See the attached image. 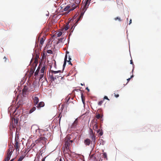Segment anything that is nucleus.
I'll use <instances>...</instances> for the list:
<instances>
[{
	"label": "nucleus",
	"instance_id": "30",
	"mask_svg": "<svg viewBox=\"0 0 161 161\" xmlns=\"http://www.w3.org/2000/svg\"><path fill=\"white\" fill-rule=\"evenodd\" d=\"M39 71V69L38 68L36 70V72H35V73H34V75L35 76H36L38 74Z\"/></svg>",
	"mask_w": 161,
	"mask_h": 161
},
{
	"label": "nucleus",
	"instance_id": "16",
	"mask_svg": "<svg viewBox=\"0 0 161 161\" xmlns=\"http://www.w3.org/2000/svg\"><path fill=\"white\" fill-rule=\"evenodd\" d=\"M67 54L65 55V58H64V63L63 65V68L64 69V67H65V65L66 64V62H67Z\"/></svg>",
	"mask_w": 161,
	"mask_h": 161
},
{
	"label": "nucleus",
	"instance_id": "17",
	"mask_svg": "<svg viewBox=\"0 0 161 161\" xmlns=\"http://www.w3.org/2000/svg\"><path fill=\"white\" fill-rule=\"evenodd\" d=\"M81 99L82 101V102L84 104L85 103V98L83 96V93H81Z\"/></svg>",
	"mask_w": 161,
	"mask_h": 161
},
{
	"label": "nucleus",
	"instance_id": "55",
	"mask_svg": "<svg viewBox=\"0 0 161 161\" xmlns=\"http://www.w3.org/2000/svg\"><path fill=\"white\" fill-rule=\"evenodd\" d=\"M17 161H21L20 160H19V159Z\"/></svg>",
	"mask_w": 161,
	"mask_h": 161
},
{
	"label": "nucleus",
	"instance_id": "37",
	"mask_svg": "<svg viewBox=\"0 0 161 161\" xmlns=\"http://www.w3.org/2000/svg\"><path fill=\"white\" fill-rule=\"evenodd\" d=\"M47 52L48 53H50V54H52L53 53L52 51L51 50H47Z\"/></svg>",
	"mask_w": 161,
	"mask_h": 161
},
{
	"label": "nucleus",
	"instance_id": "15",
	"mask_svg": "<svg viewBox=\"0 0 161 161\" xmlns=\"http://www.w3.org/2000/svg\"><path fill=\"white\" fill-rule=\"evenodd\" d=\"M44 106V103L43 102H40L38 104H37L36 107L38 108L43 107Z\"/></svg>",
	"mask_w": 161,
	"mask_h": 161
},
{
	"label": "nucleus",
	"instance_id": "22",
	"mask_svg": "<svg viewBox=\"0 0 161 161\" xmlns=\"http://www.w3.org/2000/svg\"><path fill=\"white\" fill-rule=\"evenodd\" d=\"M34 68H31V70L30 72V74L31 75H33L34 72Z\"/></svg>",
	"mask_w": 161,
	"mask_h": 161
},
{
	"label": "nucleus",
	"instance_id": "46",
	"mask_svg": "<svg viewBox=\"0 0 161 161\" xmlns=\"http://www.w3.org/2000/svg\"><path fill=\"white\" fill-rule=\"evenodd\" d=\"M45 158H46V157H44V158H43L42 159V161H45Z\"/></svg>",
	"mask_w": 161,
	"mask_h": 161
},
{
	"label": "nucleus",
	"instance_id": "20",
	"mask_svg": "<svg viewBox=\"0 0 161 161\" xmlns=\"http://www.w3.org/2000/svg\"><path fill=\"white\" fill-rule=\"evenodd\" d=\"M74 3H75L76 4L78 5V6L80 3L81 0H74Z\"/></svg>",
	"mask_w": 161,
	"mask_h": 161
},
{
	"label": "nucleus",
	"instance_id": "3",
	"mask_svg": "<svg viewBox=\"0 0 161 161\" xmlns=\"http://www.w3.org/2000/svg\"><path fill=\"white\" fill-rule=\"evenodd\" d=\"M36 133L39 137H45L47 139V138L50 136L51 134L50 132L44 131L43 130L38 129L36 130Z\"/></svg>",
	"mask_w": 161,
	"mask_h": 161
},
{
	"label": "nucleus",
	"instance_id": "5",
	"mask_svg": "<svg viewBox=\"0 0 161 161\" xmlns=\"http://www.w3.org/2000/svg\"><path fill=\"white\" fill-rule=\"evenodd\" d=\"M70 137L68 136H67L65 138V147H70L71 144L73 142L72 140H70Z\"/></svg>",
	"mask_w": 161,
	"mask_h": 161
},
{
	"label": "nucleus",
	"instance_id": "31",
	"mask_svg": "<svg viewBox=\"0 0 161 161\" xmlns=\"http://www.w3.org/2000/svg\"><path fill=\"white\" fill-rule=\"evenodd\" d=\"M62 32H59L57 34V37H59L62 34Z\"/></svg>",
	"mask_w": 161,
	"mask_h": 161
},
{
	"label": "nucleus",
	"instance_id": "45",
	"mask_svg": "<svg viewBox=\"0 0 161 161\" xmlns=\"http://www.w3.org/2000/svg\"><path fill=\"white\" fill-rule=\"evenodd\" d=\"M130 78L127 79V83L129 82V81L130 80Z\"/></svg>",
	"mask_w": 161,
	"mask_h": 161
},
{
	"label": "nucleus",
	"instance_id": "49",
	"mask_svg": "<svg viewBox=\"0 0 161 161\" xmlns=\"http://www.w3.org/2000/svg\"><path fill=\"white\" fill-rule=\"evenodd\" d=\"M69 60H70V61L71 60V58L70 57V56H69Z\"/></svg>",
	"mask_w": 161,
	"mask_h": 161
},
{
	"label": "nucleus",
	"instance_id": "33",
	"mask_svg": "<svg viewBox=\"0 0 161 161\" xmlns=\"http://www.w3.org/2000/svg\"><path fill=\"white\" fill-rule=\"evenodd\" d=\"M24 157H25L24 156L22 155V156H20L19 157V159L21 161H22L23 160V159H24Z\"/></svg>",
	"mask_w": 161,
	"mask_h": 161
},
{
	"label": "nucleus",
	"instance_id": "6",
	"mask_svg": "<svg viewBox=\"0 0 161 161\" xmlns=\"http://www.w3.org/2000/svg\"><path fill=\"white\" fill-rule=\"evenodd\" d=\"M91 128H92L93 130H96L97 133H98L100 131V129L97 130L98 129V126L97 123L94 121H93L92 122L90 125Z\"/></svg>",
	"mask_w": 161,
	"mask_h": 161
},
{
	"label": "nucleus",
	"instance_id": "44",
	"mask_svg": "<svg viewBox=\"0 0 161 161\" xmlns=\"http://www.w3.org/2000/svg\"><path fill=\"white\" fill-rule=\"evenodd\" d=\"M3 59H4V61L6 62L7 60L6 58L5 57H4L3 58Z\"/></svg>",
	"mask_w": 161,
	"mask_h": 161
},
{
	"label": "nucleus",
	"instance_id": "35",
	"mask_svg": "<svg viewBox=\"0 0 161 161\" xmlns=\"http://www.w3.org/2000/svg\"><path fill=\"white\" fill-rule=\"evenodd\" d=\"M39 54H36V57L35 59H37L38 60V58H39Z\"/></svg>",
	"mask_w": 161,
	"mask_h": 161
},
{
	"label": "nucleus",
	"instance_id": "27",
	"mask_svg": "<svg viewBox=\"0 0 161 161\" xmlns=\"http://www.w3.org/2000/svg\"><path fill=\"white\" fill-rule=\"evenodd\" d=\"M69 8H70V6L69 5H67L66 7H65L64 8L63 10L64 11H67L69 9Z\"/></svg>",
	"mask_w": 161,
	"mask_h": 161
},
{
	"label": "nucleus",
	"instance_id": "47",
	"mask_svg": "<svg viewBox=\"0 0 161 161\" xmlns=\"http://www.w3.org/2000/svg\"><path fill=\"white\" fill-rule=\"evenodd\" d=\"M130 64H133V62L132 61V59L130 61Z\"/></svg>",
	"mask_w": 161,
	"mask_h": 161
},
{
	"label": "nucleus",
	"instance_id": "2",
	"mask_svg": "<svg viewBox=\"0 0 161 161\" xmlns=\"http://www.w3.org/2000/svg\"><path fill=\"white\" fill-rule=\"evenodd\" d=\"M62 73L61 70L54 71L50 70L49 72V78L50 79L51 82L54 81L57 78L61 77V79L62 77L60 76V73Z\"/></svg>",
	"mask_w": 161,
	"mask_h": 161
},
{
	"label": "nucleus",
	"instance_id": "23",
	"mask_svg": "<svg viewBox=\"0 0 161 161\" xmlns=\"http://www.w3.org/2000/svg\"><path fill=\"white\" fill-rule=\"evenodd\" d=\"M78 119L77 118L75 119V121H74V122L73 123V126H75L77 124L78 122Z\"/></svg>",
	"mask_w": 161,
	"mask_h": 161
},
{
	"label": "nucleus",
	"instance_id": "42",
	"mask_svg": "<svg viewBox=\"0 0 161 161\" xmlns=\"http://www.w3.org/2000/svg\"><path fill=\"white\" fill-rule=\"evenodd\" d=\"M103 99H107V100L109 101V99L108 98V97L106 96H105L104 97V98Z\"/></svg>",
	"mask_w": 161,
	"mask_h": 161
},
{
	"label": "nucleus",
	"instance_id": "13",
	"mask_svg": "<svg viewBox=\"0 0 161 161\" xmlns=\"http://www.w3.org/2000/svg\"><path fill=\"white\" fill-rule=\"evenodd\" d=\"M45 70H46V64L44 63L43 65V66L41 69V72L40 73H44V72Z\"/></svg>",
	"mask_w": 161,
	"mask_h": 161
},
{
	"label": "nucleus",
	"instance_id": "50",
	"mask_svg": "<svg viewBox=\"0 0 161 161\" xmlns=\"http://www.w3.org/2000/svg\"><path fill=\"white\" fill-rule=\"evenodd\" d=\"M131 23V19H130L129 21V24H130Z\"/></svg>",
	"mask_w": 161,
	"mask_h": 161
},
{
	"label": "nucleus",
	"instance_id": "29",
	"mask_svg": "<svg viewBox=\"0 0 161 161\" xmlns=\"http://www.w3.org/2000/svg\"><path fill=\"white\" fill-rule=\"evenodd\" d=\"M69 27V25H66L65 26L64 29L65 30V31L67 30Z\"/></svg>",
	"mask_w": 161,
	"mask_h": 161
},
{
	"label": "nucleus",
	"instance_id": "48",
	"mask_svg": "<svg viewBox=\"0 0 161 161\" xmlns=\"http://www.w3.org/2000/svg\"><path fill=\"white\" fill-rule=\"evenodd\" d=\"M86 89L87 90V91L88 92H89L90 90H89V89L88 88V87H86Z\"/></svg>",
	"mask_w": 161,
	"mask_h": 161
},
{
	"label": "nucleus",
	"instance_id": "24",
	"mask_svg": "<svg viewBox=\"0 0 161 161\" xmlns=\"http://www.w3.org/2000/svg\"><path fill=\"white\" fill-rule=\"evenodd\" d=\"M28 87L26 86H25L23 90V91L24 92H26L28 91Z\"/></svg>",
	"mask_w": 161,
	"mask_h": 161
},
{
	"label": "nucleus",
	"instance_id": "36",
	"mask_svg": "<svg viewBox=\"0 0 161 161\" xmlns=\"http://www.w3.org/2000/svg\"><path fill=\"white\" fill-rule=\"evenodd\" d=\"M100 117H101V116L99 114H98L96 116V118L98 119H99L100 118Z\"/></svg>",
	"mask_w": 161,
	"mask_h": 161
},
{
	"label": "nucleus",
	"instance_id": "7",
	"mask_svg": "<svg viewBox=\"0 0 161 161\" xmlns=\"http://www.w3.org/2000/svg\"><path fill=\"white\" fill-rule=\"evenodd\" d=\"M12 152V147H10L8 150L6 157L5 158V161H8L10 159Z\"/></svg>",
	"mask_w": 161,
	"mask_h": 161
},
{
	"label": "nucleus",
	"instance_id": "43",
	"mask_svg": "<svg viewBox=\"0 0 161 161\" xmlns=\"http://www.w3.org/2000/svg\"><path fill=\"white\" fill-rule=\"evenodd\" d=\"M67 62L69 64H71V65H72V64L71 62L70 61V60L67 61Z\"/></svg>",
	"mask_w": 161,
	"mask_h": 161
},
{
	"label": "nucleus",
	"instance_id": "9",
	"mask_svg": "<svg viewBox=\"0 0 161 161\" xmlns=\"http://www.w3.org/2000/svg\"><path fill=\"white\" fill-rule=\"evenodd\" d=\"M34 105L36 106L39 102V99L37 97H33Z\"/></svg>",
	"mask_w": 161,
	"mask_h": 161
},
{
	"label": "nucleus",
	"instance_id": "39",
	"mask_svg": "<svg viewBox=\"0 0 161 161\" xmlns=\"http://www.w3.org/2000/svg\"><path fill=\"white\" fill-rule=\"evenodd\" d=\"M103 103V101H99L98 103V105H101Z\"/></svg>",
	"mask_w": 161,
	"mask_h": 161
},
{
	"label": "nucleus",
	"instance_id": "38",
	"mask_svg": "<svg viewBox=\"0 0 161 161\" xmlns=\"http://www.w3.org/2000/svg\"><path fill=\"white\" fill-rule=\"evenodd\" d=\"M114 19L115 20H118L119 21H121V20L118 17H117L116 18H114Z\"/></svg>",
	"mask_w": 161,
	"mask_h": 161
},
{
	"label": "nucleus",
	"instance_id": "40",
	"mask_svg": "<svg viewBox=\"0 0 161 161\" xmlns=\"http://www.w3.org/2000/svg\"><path fill=\"white\" fill-rule=\"evenodd\" d=\"M14 123H15L17 125L18 122L17 120V119H14Z\"/></svg>",
	"mask_w": 161,
	"mask_h": 161
},
{
	"label": "nucleus",
	"instance_id": "19",
	"mask_svg": "<svg viewBox=\"0 0 161 161\" xmlns=\"http://www.w3.org/2000/svg\"><path fill=\"white\" fill-rule=\"evenodd\" d=\"M36 109V107H33L32 108H31L29 112V113L31 114L35 111Z\"/></svg>",
	"mask_w": 161,
	"mask_h": 161
},
{
	"label": "nucleus",
	"instance_id": "12",
	"mask_svg": "<svg viewBox=\"0 0 161 161\" xmlns=\"http://www.w3.org/2000/svg\"><path fill=\"white\" fill-rule=\"evenodd\" d=\"M78 6H79L78 5H77L75 3H74L71 6L72 8L69 9V11H70L74 10L75 9L77 8Z\"/></svg>",
	"mask_w": 161,
	"mask_h": 161
},
{
	"label": "nucleus",
	"instance_id": "8",
	"mask_svg": "<svg viewBox=\"0 0 161 161\" xmlns=\"http://www.w3.org/2000/svg\"><path fill=\"white\" fill-rule=\"evenodd\" d=\"M17 140H15V143L14 145V147H15V149L17 151H19V144Z\"/></svg>",
	"mask_w": 161,
	"mask_h": 161
},
{
	"label": "nucleus",
	"instance_id": "21",
	"mask_svg": "<svg viewBox=\"0 0 161 161\" xmlns=\"http://www.w3.org/2000/svg\"><path fill=\"white\" fill-rule=\"evenodd\" d=\"M89 136L95 134V133L93 132L92 128H90V131L89 133Z\"/></svg>",
	"mask_w": 161,
	"mask_h": 161
},
{
	"label": "nucleus",
	"instance_id": "25",
	"mask_svg": "<svg viewBox=\"0 0 161 161\" xmlns=\"http://www.w3.org/2000/svg\"><path fill=\"white\" fill-rule=\"evenodd\" d=\"M44 41V37L41 38L40 40V44L42 45L43 44Z\"/></svg>",
	"mask_w": 161,
	"mask_h": 161
},
{
	"label": "nucleus",
	"instance_id": "4",
	"mask_svg": "<svg viewBox=\"0 0 161 161\" xmlns=\"http://www.w3.org/2000/svg\"><path fill=\"white\" fill-rule=\"evenodd\" d=\"M88 4V2L87 0L86 2L85 3H84L82 6L80 10V15L78 19L76 21V23L78 22L79 20H80V19L82 18L83 16V15L85 12L87 8H88V5L87 4Z\"/></svg>",
	"mask_w": 161,
	"mask_h": 161
},
{
	"label": "nucleus",
	"instance_id": "52",
	"mask_svg": "<svg viewBox=\"0 0 161 161\" xmlns=\"http://www.w3.org/2000/svg\"><path fill=\"white\" fill-rule=\"evenodd\" d=\"M14 160V159H11L10 161H13Z\"/></svg>",
	"mask_w": 161,
	"mask_h": 161
},
{
	"label": "nucleus",
	"instance_id": "26",
	"mask_svg": "<svg viewBox=\"0 0 161 161\" xmlns=\"http://www.w3.org/2000/svg\"><path fill=\"white\" fill-rule=\"evenodd\" d=\"M103 157L106 160L107 159V154L106 153H103Z\"/></svg>",
	"mask_w": 161,
	"mask_h": 161
},
{
	"label": "nucleus",
	"instance_id": "32",
	"mask_svg": "<svg viewBox=\"0 0 161 161\" xmlns=\"http://www.w3.org/2000/svg\"><path fill=\"white\" fill-rule=\"evenodd\" d=\"M44 73H43L42 74L40 73L39 77L40 79H41L43 78L44 76Z\"/></svg>",
	"mask_w": 161,
	"mask_h": 161
},
{
	"label": "nucleus",
	"instance_id": "51",
	"mask_svg": "<svg viewBox=\"0 0 161 161\" xmlns=\"http://www.w3.org/2000/svg\"><path fill=\"white\" fill-rule=\"evenodd\" d=\"M133 77V75H132L131 76V77L130 78V79H131V78H132Z\"/></svg>",
	"mask_w": 161,
	"mask_h": 161
},
{
	"label": "nucleus",
	"instance_id": "1",
	"mask_svg": "<svg viewBox=\"0 0 161 161\" xmlns=\"http://www.w3.org/2000/svg\"><path fill=\"white\" fill-rule=\"evenodd\" d=\"M47 142V139L45 137H39V138L34 142L31 146L32 148H35L42 147L43 145H45Z\"/></svg>",
	"mask_w": 161,
	"mask_h": 161
},
{
	"label": "nucleus",
	"instance_id": "11",
	"mask_svg": "<svg viewBox=\"0 0 161 161\" xmlns=\"http://www.w3.org/2000/svg\"><path fill=\"white\" fill-rule=\"evenodd\" d=\"M70 151V147H65L63 149V152L65 154V153H68L69 154V153Z\"/></svg>",
	"mask_w": 161,
	"mask_h": 161
},
{
	"label": "nucleus",
	"instance_id": "53",
	"mask_svg": "<svg viewBox=\"0 0 161 161\" xmlns=\"http://www.w3.org/2000/svg\"><path fill=\"white\" fill-rule=\"evenodd\" d=\"M59 161H62L61 159H60L59 160Z\"/></svg>",
	"mask_w": 161,
	"mask_h": 161
},
{
	"label": "nucleus",
	"instance_id": "28",
	"mask_svg": "<svg viewBox=\"0 0 161 161\" xmlns=\"http://www.w3.org/2000/svg\"><path fill=\"white\" fill-rule=\"evenodd\" d=\"M64 39V38H61L58 39V42H57V43H59L60 42H63V40Z\"/></svg>",
	"mask_w": 161,
	"mask_h": 161
},
{
	"label": "nucleus",
	"instance_id": "41",
	"mask_svg": "<svg viewBox=\"0 0 161 161\" xmlns=\"http://www.w3.org/2000/svg\"><path fill=\"white\" fill-rule=\"evenodd\" d=\"M114 96L115 97H119V95L118 94H116L115 93H114Z\"/></svg>",
	"mask_w": 161,
	"mask_h": 161
},
{
	"label": "nucleus",
	"instance_id": "14",
	"mask_svg": "<svg viewBox=\"0 0 161 161\" xmlns=\"http://www.w3.org/2000/svg\"><path fill=\"white\" fill-rule=\"evenodd\" d=\"M90 137L92 139V141L94 143V144H95L96 142V136L95 135H93L90 136Z\"/></svg>",
	"mask_w": 161,
	"mask_h": 161
},
{
	"label": "nucleus",
	"instance_id": "10",
	"mask_svg": "<svg viewBox=\"0 0 161 161\" xmlns=\"http://www.w3.org/2000/svg\"><path fill=\"white\" fill-rule=\"evenodd\" d=\"M92 141L89 139L87 138L84 140V143L86 146H89Z\"/></svg>",
	"mask_w": 161,
	"mask_h": 161
},
{
	"label": "nucleus",
	"instance_id": "34",
	"mask_svg": "<svg viewBox=\"0 0 161 161\" xmlns=\"http://www.w3.org/2000/svg\"><path fill=\"white\" fill-rule=\"evenodd\" d=\"M99 134L100 136H102L103 135V132L101 130V131L100 130V131L99 132Z\"/></svg>",
	"mask_w": 161,
	"mask_h": 161
},
{
	"label": "nucleus",
	"instance_id": "54",
	"mask_svg": "<svg viewBox=\"0 0 161 161\" xmlns=\"http://www.w3.org/2000/svg\"><path fill=\"white\" fill-rule=\"evenodd\" d=\"M17 161H21L20 160H19V159Z\"/></svg>",
	"mask_w": 161,
	"mask_h": 161
},
{
	"label": "nucleus",
	"instance_id": "18",
	"mask_svg": "<svg viewBox=\"0 0 161 161\" xmlns=\"http://www.w3.org/2000/svg\"><path fill=\"white\" fill-rule=\"evenodd\" d=\"M38 59H35L34 62L33 63V66H34L35 67L37 66V65L38 64Z\"/></svg>",
	"mask_w": 161,
	"mask_h": 161
}]
</instances>
